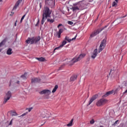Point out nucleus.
Instances as JSON below:
<instances>
[{
	"label": "nucleus",
	"mask_w": 127,
	"mask_h": 127,
	"mask_svg": "<svg viewBox=\"0 0 127 127\" xmlns=\"http://www.w3.org/2000/svg\"><path fill=\"white\" fill-rule=\"evenodd\" d=\"M40 41V37H33V44L37 43Z\"/></svg>",
	"instance_id": "12"
},
{
	"label": "nucleus",
	"mask_w": 127,
	"mask_h": 127,
	"mask_svg": "<svg viewBox=\"0 0 127 127\" xmlns=\"http://www.w3.org/2000/svg\"><path fill=\"white\" fill-rule=\"evenodd\" d=\"M66 44L67 42L66 41V40H64L62 43V44L59 47L56 48L55 49V50H57L59 49V48H62V47H63V46H64V45H65V44Z\"/></svg>",
	"instance_id": "15"
},
{
	"label": "nucleus",
	"mask_w": 127,
	"mask_h": 127,
	"mask_svg": "<svg viewBox=\"0 0 127 127\" xmlns=\"http://www.w3.org/2000/svg\"><path fill=\"white\" fill-rule=\"evenodd\" d=\"M46 4H48V5H54L55 3L53 0H45Z\"/></svg>",
	"instance_id": "14"
},
{
	"label": "nucleus",
	"mask_w": 127,
	"mask_h": 127,
	"mask_svg": "<svg viewBox=\"0 0 127 127\" xmlns=\"http://www.w3.org/2000/svg\"><path fill=\"white\" fill-rule=\"evenodd\" d=\"M63 32V29H60L59 32L57 33L58 38H60L61 36V33H62Z\"/></svg>",
	"instance_id": "19"
},
{
	"label": "nucleus",
	"mask_w": 127,
	"mask_h": 127,
	"mask_svg": "<svg viewBox=\"0 0 127 127\" xmlns=\"http://www.w3.org/2000/svg\"><path fill=\"white\" fill-rule=\"evenodd\" d=\"M73 119H71V120L70 121L69 123H68L67 125H66L67 127H72L73 125Z\"/></svg>",
	"instance_id": "26"
},
{
	"label": "nucleus",
	"mask_w": 127,
	"mask_h": 127,
	"mask_svg": "<svg viewBox=\"0 0 127 127\" xmlns=\"http://www.w3.org/2000/svg\"><path fill=\"white\" fill-rule=\"evenodd\" d=\"M51 11L48 8V7H45V9L43 13V17L41 21V24H44V22H45V20H47L48 22H50V23H53L55 20L54 19V16H53V18H51ZM49 17V18H48Z\"/></svg>",
	"instance_id": "1"
},
{
	"label": "nucleus",
	"mask_w": 127,
	"mask_h": 127,
	"mask_svg": "<svg viewBox=\"0 0 127 127\" xmlns=\"http://www.w3.org/2000/svg\"><path fill=\"white\" fill-rule=\"evenodd\" d=\"M17 84H19V81H18L17 82Z\"/></svg>",
	"instance_id": "48"
},
{
	"label": "nucleus",
	"mask_w": 127,
	"mask_h": 127,
	"mask_svg": "<svg viewBox=\"0 0 127 127\" xmlns=\"http://www.w3.org/2000/svg\"><path fill=\"white\" fill-rule=\"evenodd\" d=\"M42 6V3L40 2V7L41 8V7Z\"/></svg>",
	"instance_id": "41"
},
{
	"label": "nucleus",
	"mask_w": 127,
	"mask_h": 127,
	"mask_svg": "<svg viewBox=\"0 0 127 127\" xmlns=\"http://www.w3.org/2000/svg\"><path fill=\"white\" fill-rule=\"evenodd\" d=\"M71 9L73 11H77V10H82L84 9V3H79L76 6L73 7Z\"/></svg>",
	"instance_id": "4"
},
{
	"label": "nucleus",
	"mask_w": 127,
	"mask_h": 127,
	"mask_svg": "<svg viewBox=\"0 0 127 127\" xmlns=\"http://www.w3.org/2000/svg\"><path fill=\"white\" fill-rule=\"evenodd\" d=\"M26 16V14H24L22 18H21V19H22L23 20L24 19V17H25V16Z\"/></svg>",
	"instance_id": "38"
},
{
	"label": "nucleus",
	"mask_w": 127,
	"mask_h": 127,
	"mask_svg": "<svg viewBox=\"0 0 127 127\" xmlns=\"http://www.w3.org/2000/svg\"><path fill=\"white\" fill-rule=\"evenodd\" d=\"M90 123L91 125H93V124H95V121H94V120H92L91 121H90Z\"/></svg>",
	"instance_id": "35"
},
{
	"label": "nucleus",
	"mask_w": 127,
	"mask_h": 127,
	"mask_svg": "<svg viewBox=\"0 0 127 127\" xmlns=\"http://www.w3.org/2000/svg\"><path fill=\"white\" fill-rule=\"evenodd\" d=\"M26 43L28 44H33V37L32 38H28L26 40Z\"/></svg>",
	"instance_id": "16"
},
{
	"label": "nucleus",
	"mask_w": 127,
	"mask_h": 127,
	"mask_svg": "<svg viewBox=\"0 0 127 127\" xmlns=\"http://www.w3.org/2000/svg\"><path fill=\"white\" fill-rule=\"evenodd\" d=\"M7 55H11L12 53H13V51H12V49L9 48L7 49L6 52Z\"/></svg>",
	"instance_id": "17"
},
{
	"label": "nucleus",
	"mask_w": 127,
	"mask_h": 127,
	"mask_svg": "<svg viewBox=\"0 0 127 127\" xmlns=\"http://www.w3.org/2000/svg\"><path fill=\"white\" fill-rule=\"evenodd\" d=\"M16 22H17V21H15V26H16Z\"/></svg>",
	"instance_id": "44"
},
{
	"label": "nucleus",
	"mask_w": 127,
	"mask_h": 127,
	"mask_svg": "<svg viewBox=\"0 0 127 127\" xmlns=\"http://www.w3.org/2000/svg\"><path fill=\"white\" fill-rule=\"evenodd\" d=\"M73 22L71 21H68V24H69V25H73Z\"/></svg>",
	"instance_id": "34"
},
{
	"label": "nucleus",
	"mask_w": 127,
	"mask_h": 127,
	"mask_svg": "<svg viewBox=\"0 0 127 127\" xmlns=\"http://www.w3.org/2000/svg\"><path fill=\"white\" fill-rule=\"evenodd\" d=\"M22 20H22V19H21V20H20V23H21V22H22Z\"/></svg>",
	"instance_id": "46"
},
{
	"label": "nucleus",
	"mask_w": 127,
	"mask_h": 127,
	"mask_svg": "<svg viewBox=\"0 0 127 127\" xmlns=\"http://www.w3.org/2000/svg\"><path fill=\"white\" fill-rule=\"evenodd\" d=\"M41 118H49V113L47 111H43L40 115Z\"/></svg>",
	"instance_id": "9"
},
{
	"label": "nucleus",
	"mask_w": 127,
	"mask_h": 127,
	"mask_svg": "<svg viewBox=\"0 0 127 127\" xmlns=\"http://www.w3.org/2000/svg\"><path fill=\"white\" fill-rule=\"evenodd\" d=\"M57 89H58V85H56L55 87L54 88V89L52 90V93H55L56 92V90H57Z\"/></svg>",
	"instance_id": "25"
},
{
	"label": "nucleus",
	"mask_w": 127,
	"mask_h": 127,
	"mask_svg": "<svg viewBox=\"0 0 127 127\" xmlns=\"http://www.w3.org/2000/svg\"><path fill=\"white\" fill-rule=\"evenodd\" d=\"M105 28V27L102 28L101 29H98L97 30H95L90 35V38H92V37H95L96 35H98L100 32L103 31V30Z\"/></svg>",
	"instance_id": "6"
},
{
	"label": "nucleus",
	"mask_w": 127,
	"mask_h": 127,
	"mask_svg": "<svg viewBox=\"0 0 127 127\" xmlns=\"http://www.w3.org/2000/svg\"><path fill=\"white\" fill-rule=\"evenodd\" d=\"M60 26H62V24H59L58 26V28H59Z\"/></svg>",
	"instance_id": "40"
},
{
	"label": "nucleus",
	"mask_w": 127,
	"mask_h": 127,
	"mask_svg": "<svg viewBox=\"0 0 127 127\" xmlns=\"http://www.w3.org/2000/svg\"><path fill=\"white\" fill-rule=\"evenodd\" d=\"M116 5H118V2L117 1H113L112 3V6H116Z\"/></svg>",
	"instance_id": "31"
},
{
	"label": "nucleus",
	"mask_w": 127,
	"mask_h": 127,
	"mask_svg": "<svg viewBox=\"0 0 127 127\" xmlns=\"http://www.w3.org/2000/svg\"><path fill=\"white\" fill-rule=\"evenodd\" d=\"M98 97L97 95H94L90 100L89 102V104H87V107L88 106H90V104H92V103H93V102H94V101H95V100H96V99H97V97Z\"/></svg>",
	"instance_id": "13"
},
{
	"label": "nucleus",
	"mask_w": 127,
	"mask_h": 127,
	"mask_svg": "<svg viewBox=\"0 0 127 127\" xmlns=\"http://www.w3.org/2000/svg\"><path fill=\"white\" fill-rule=\"evenodd\" d=\"M23 117V116H25V114H22V115Z\"/></svg>",
	"instance_id": "49"
},
{
	"label": "nucleus",
	"mask_w": 127,
	"mask_h": 127,
	"mask_svg": "<svg viewBox=\"0 0 127 127\" xmlns=\"http://www.w3.org/2000/svg\"><path fill=\"white\" fill-rule=\"evenodd\" d=\"M98 55V49H95L92 53L91 54V58L92 59H95L96 57H97V56Z\"/></svg>",
	"instance_id": "11"
},
{
	"label": "nucleus",
	"mask_w": 127,
	"mask_h": 127,
	"mask_svg": "<svg viewBox=\"0 0 127 127\" xmlns=\"http://www.w3.org/2000/svg\"><path fill=\"white\" fill-rule=\"evenodd\" d=\"M105 103H107V100L105 99H101L96 102V105L97 106V107H101V106L105 105Z\"/></svg>",
	"instance_id": "7"
},
{
	"label": "nucleus",
	"mask_w": 127,
	"mask_h": 127,
	"mask_svg": "<svg viewBox=\"0 0 127 127\" xmlns=\"http://www.w3.org/2000/svg\"><path fill=\"white\" fill-rule=\"evenodd\" d=\"M37 60H38V61H40L41 62H43L44 61H45V58H37Z\"/></svg>",
	"instance_id": "24"
},
{
	"label": "nucleus",
	"mask_w": 127,
	"mask_h": 127,
	"mask_svg": "<svg viewBox=\"0 0 127 127\" xmlns=\"http://www.w3.org/2000/svg\"><path fill=\"white\" fill-rule=\"evenodd\" d=\"M113 93V90H111L110 91L107 92L104 95V97H108V96H110V95H112Z\"/></svg>",
	"instance_id": "20"
},
{
	"label": "nucleus",
	"mask_w": 127,
	"mask_h": 127,
	"mask_svg": "<svg viewBox=\"0 0 127 127\" xmlns=\"http://www.w3.org/2000/svg\"><path fill=\"white\" fill-rule=\"evenodd\" d=\"M100 127H104L103 126H101Z\"/></svg>",
	"instance_id": "52"
},
{
	"label": "nucleus",
	"mask_w": 127,
	"mask_h": 127,
	"mask_svg": "<svg viewBox=\"0 0 127 127\" xmlns=\"http://www.w3.org/2000/svg\"><path fill=\"white\" fill-rule=\"evenodd\" d=\"M2 1V0H0V2H1Z\"/></svg>",
	"instance_id": "51"
},
{
	"label": "nucleus",
	"mask_w": 127,
	"mask_h": 127,
	"mask_svg": "<svg viewBox=\"0 0 127 127\" xmlns=\"http://www.w3.org/2000/svg\"><path fill=\"white\" fill-rule=\"evenodd\" d=\"M4 42V41H2L1 43H0V47H1V46L3 45ZM0 52H1V49H0Z\"/></svg>",
	"instance_id": "32"
},
{
	"label": "nucleus",
	"mask_w": 127,
	"mask_h": 127,
	"mask_svg": "<svg viewBox=\"0 0 127 127\" xmlns=\"http://www.w3.org/2000/svg\"><path fill=\"white\" fill-rule=\"evenodd\" d=\"M77 79V75H73L70 77L71 81H75Z\"/></svg>",
	"instance_id": "27"
},
{
	"label": "nucleus",
	"mask_w": 127,
	"mask_h": 127,
	"mask_svg": "<svg viewBox=\"0 0 127 127\" xmlns=\"http://www.w3.org/2000/svg\"><path fill=\"white\" fill-rule=\"evenodd\" d=\"M22 1V0H18L14 7L13 8V9H16V8H17V7L18 6V5H19L20 2H21Z\"/></svg>",
	"instance_id": "18"
},
{
	"label": "nucleus",
	"mask_w": 127,
	"mask_h": 127,
	"mask_svg": "<svg viewBox=\"0 0 127 127\" xmlns=\"http://www.w3.org/2000/svg\"><path fill=\"white\" fill-rule=\"evenodd\" d=\"M27 76V73H25L23 75H21V78H22L23 79H26Z\"/></svg>",
	"instance_id": "30"
},
{
	"label": "nucleus",
	"mask_w": 127,
	"mask_h": 127,
	"mask_svg": "<svg viewBox=\"0 0 127 127\" xmlns=\"http://www.w3.org/2000/svg\"><path fill=\"white\" fill-rule=\"evenodd\" d=\"M118 123H119V120L116 121L115 123L113 124V126H116L118 124Z\"/></svg>",
	"instance_id": "36"
},
{
	"label": "nucleus",
	"mask_w": 127,
	"mask_h": 127,
	"mask_svg": "<svg viewBox=\"0 0 127 127\" xmlns=\"http://www.w3.org/2000/svg\"><path fill=\"white\" fill-rule=\"evenodd\" d=\"M40 95H45L46 96H49L51 94V91L48 89H45L39 92Z\"/></svg>",
	"instance_id": "8"
},
{
	"label": "nucleus",
	"mask_w": 127,
	"mask_h": 127,
	"mask_svg": "<svg viewBox=\"0 0 127 127\" xmlns=\"http://www.w3.org/2000/svg\"><path fill=\"white\" fill-rule=\"evenodd\" d=\"M94 1V0H88V1L89 2H92V1Z\"/></svg>",
	"instance_id": "42"
},
{
	"label": "nucleus",
	"mask_w": 127,
	"mask_h": 127,
	"mask_svg": "<svg viewBox=\"0 0 127 127\" xmlns=\"http://www.w3.org/2000/svg\"><path fill=\"white\" fill-rule=\"evenodd\" d=\"M86 56V54H80L78 58H73L71 61H70V64L71 65H73L74 63H76V62H78V61H80V60H82L84 57Z\"/></svg>",
	"instance_id": "2"
},
{
	"label": "nucleus",
	"mask_w": 127,
	"mask_h": 127,
	"mask_svg": "<svg viewBox=\"0 0 127 127\" xmlns=\"http://www.w3.org/2000/svg\"><path fill=\"white\" fill-rule=\"evenodd\" d=\"M65 40H66L68 42H71V39L69 38L68 37L65 36Z\"/></svg>",
	"instance_id": "29"
},
{
	"label": "nucleus",
	"mask_w": 127,
	"mask_h": 127,
	"mask_svg": "<svg viewBox=\"0 0 127 127\" xmlns=\"http://www.w3.org/2000/svg\"><path fill=\"white\" fill-rule=\"evenodd\" d=\"M10 115L12 116V117H13V116H17V114L14 111H11Z\"/></svg>",
	"instance_id": "28"
},
{
	"label": "nucleus",
	"mask_w": 127,
	"mask_h": 127,
	"mask_svg": "<svg viewBox=\"0 0 127 127\" xmlns=\"http://www.w3.org/2000/svg\"><path fill=\"white\" fill-rule=\"evenodd\" d=\"M110 73L112 74V77H119V76L120 75V73H119L117 70L114 71V70L111 69Z\"/></svg>",
	"instance_id": "10"
},
{
	"label": "nucleus",
	"mask_w": 127,
	"mask_h": 127,
	"mask_svg": "<svg viewBox=\"0 0 127 127\" xmlns=\"http://www.w3.org/2000/svg\"><path fill=\"white\" fill-rule=\"evenodd\" d=\"M120 91L119 88H115V89L112 90V92H113V95H116V94H118V92Z\"/></svg>",
	"instance_id": "23"
},
{
	"label": "nucleus",
	"mask_w": 127,
	"mask_h": 127,
	"mask_svg": "<svg viewBox=\"0 0 127 127\" xmlns=\"http://www.w3.org/2000/svg\"><path fill=\"white\" fill-rule=\"evenodd\" d=\"M116 2H119V0H115Z\"/></svg>",
	"instance_id": "45"
},
{
	"label": "nucleus",
	"mask_w": 127,
	"mask_h": 127,
	"mask_svg": "<svg viewBox=\"0 0 127 127\" xmlns=\"http://www.w3.org/2000/svg\"><path fill=\"white\" fill-rule=\"evenodd\" d=\"M127 44V41L126 40H122L120 43V46H124L125 44Z\"/></svg>",
	"instance_id": "22"
},
{
	"label": "nucleus",
	"mask_w": 127,
	"mask_h": 127,
	"mask_svg": "<svg viewBox=\"0 0 127 127\" xmlns=\"http://www.w3.org/2000/svg\"><path fill=\"white\" fill-rule=\"evenodd\" d=\"M107 45V40L106 39H103L100 45V46L98 49V53H100L105 49V47H106V45Z\"/></svg>",
	"instance_id": "3"
},
{
	"label": "nucleus",
	"mask_w": 127,
	"mask_h": 127,
	"mask_svg": "<svg viewBox=\"0 0 127 127\" xmlns=\"http://www.w3.org/2000/svg\"><path fill=\"white\" fill-rule=\"evenodd\" d=\"M40 79L39 78H35L32 79V83H37L38 82H40Z\"/></svg>",
	"instance_id": "21"
},
{
	"label": "nucleus",
	"mask_w": 127,
	"mask_h": 127,
	"mask_svg": "<svg viewBox=\"0 0 127 127\" xmlns=\"http://www.w3.org/2000/svg\"><path fill=\"white\" fill-rule=\"evenodd\" d=\"M77 37V34L75 35V36L71 39V41H73V40H75L76 39V38Z\"/></svg>",
	"instance_id": "37"
},
{
	"label": "nucleus",
	"mask_w": 127,
	"mask_h": 127,
	"mask_svg": "<svg viewBox=\"0 0 127 127\" xmlns=\"http://www.w3.org/2000/svg\"><path fill=\"white\" fill-rule=\"evenodd\" d=\"M127 93V89L124 92V94H126Z\"/></svg>",
	"instance_id": "43"
},
{
	"label": "nucleus",
	"mask_w": 127,
	"mask_h": 127,
	"mask_svg": "<svg viewBox=\"0 0 127 127\" xmlns=\"http://www.w3.org/2000/svg\"><path fill=\"white\" fill-rule=\"evenodd\" d=\"M12 125V119L10 122V123L9 124V126H11Z\"/></svg>",
	"instance_id": "39"
},
{
	"label": "nucleus",
	"mask_w": 127,
	"mask_h": 127,
	"mask_svg": "<svg viewBox=\"0 0 127 127\" xmlns=\"http://www.w3.org/2000/svg\"><path fill=\"white\" fill-rule=\"evenodd\" d=\"M22 20H22V19H21V20H20V23H21V22H22Z\"/></svg>",
	"instance_id": "47"
},
{
	"label": "nucleus",
	"mask_w": 127,
	"mask_h": 127,
	"mask_svg": "<svg viewBox=\"0 0 127 127\" xmlns=\"http://www.w3.org/2000/svg\"><path fill=\"white\" fill-rule=\"evenodd\" d=\"M33 109V107H31V108H27L26 110L27 111H28L29 112H31V111L32 110V109Z\"/></svg>",
	"instance_id": "33"
},
{
	"label": "nucleus",
	"mask_w": 127,
	"mask_h": 127,
	"mask_svg": "<svg viewBox=\"0 0 127 127\" xmlns=\"http://www.w3.org/2000/svg\"><path fill=\"white\" fill-rule=\"evenodd\" d=\"M11 92L8 91L5 93V95L4 97V101L3 104H6L7 101H8L11 98Z\"/></svg>",
	"instance_id": "5"
},
{
	"label": "nucleus",
	"mask_w": 127,
	"mask_h": 127,
	"mask_svg": "<svg viewBox=\"0 0 127 127\" xmlns=\"http://www.w3.org/2000/svg\"><path fill=\"white\" fill-rule=\"evenodd\" d=\"M38 23H39V20L38 21L37 24H38Z\"/></svg>",
	"instance_id": "50"
}]
</instances>
